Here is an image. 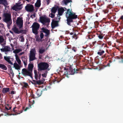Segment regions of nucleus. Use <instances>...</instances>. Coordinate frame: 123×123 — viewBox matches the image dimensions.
I'll return each mask as SVG.
<instances>
[{
    "label": "nucleus",
    "mask_w": 123,
    "mask_h": 123,
    "mask_svg": "<svg viewBox=\"0 0 123 123\" xmlns=\"http://www.w3.org/2000/svg\"><path fill=\"white\" fill-rule=\"evenodd\" d=\"M65 16L67 19V23L68 25L71 26V23L73 22V19H75L77 18V15L75 13L73 12L71 10L69 9L65 12Z\"/></svg>",
    "instance_id": "obj_1"
},
{
    "label": "nucleus",
    "mask_w": 123,
    "mask_h": 123,
    "mask_svg": "<svg viewBox=\"0 0 123 123\" xmlns=\"http://www.w3.org/2000/svg\"><path fill=\"white\" fill-rule=\"evenodd\" d=\"M3 21L7 23L8 27H9L12 24L11 14L8 13H4L3 14Z\"/></svg>",
    "instance_id": "obj_2"
},
{
    "label": "nucleus",
    "mask_w": 123,
    "mask_h": 123,
    "mask_svg": "<svg viewBox=\"0 0 123 123\" xmlns=\"http://www.w3.org/2000/svg\"><path fill=\"white\" fill-rule=\"evenodd\" d=\"M38 70L41 71L42 70L49 71L50 69L49 67V64L46 62H41L38 65Z\"/></svg>",
    "instance_id": "obj_3"
},
{
    "label": "nucleus",
    "mask_w": 123,
    "mask_h": 123,
    "mask_svg": "<svg viewBox=\"0 0 123 123\" xmlns=\"http://www.w3.org/2000/svg\"><path fill=\"white\" fill-rule=\"evenodd\" d=\"M64 70L65 71L64 72V74L67 75L70 74H73L75 73H77V70L74 68L73 70L71 67H69V69H67L66 68H64Z\"/></svg>",
    "instance_id": "obj_4"
},
{
    "label": "nucleus",
    "mask_w": 123,
    "mask_h": 123,
    "mask_svg": "<svg viewBox=\"0 0 123 123\" xmlns=\"http://www.w3.org/2000/svg\"><path fill=\"white\" fill-rule=\"evenodd\" d=\"M40 25L37 23L35 22L33 23L32 26V32L35 35L38 33V31L40 27Z\"/></svg>",
    "instance_id": "obj_5"
},
{
    "label": "nucleus",
    "mask_w": 123,
    "mask_h": 123,
    "mask_svg": "<svg viewBox=\"0 0 123 123\" xmlns=\"http://www.w3.org/2000/svg\"><path fill=\"white\" fill-rule=\"evenodd\" d=\"M36 51L34 49H32L30 52L29 61H32L36 59L35 57Z\"/></svg>",
    "instance_id": "obj_6"
},
{
    "label": "nucleus",
    "mask_w": 123,
    "mask_h": 123,
    "mask_svg": "<svg viewBox=\"0 0 123 123\" xmlns=\"http://www.w3.org/2000/svg\"><path fill=\"white\" fill-rule=\"evenodd\" d=\"M22 73L25 76H29L32 78V73L31 72L26 68H23L22 70Z\"/></svg>",
    "instance_id": "obj_7"
},
{
    "label": "nucleus",
    "mask_w": 123,
    "mask_h": 123,
    "mask_svg": "<svg viewBox=\"0 0 123 123\" xmlns=\"http://www.w3.org/2000/svg\"><path fill=\"white\" fill-rule=\"evenodd\" d=\"M40 21L43 25H45V23L49 22L50 20L49 18L46 17L45 16L40 17Z\"/></svg>",
    "instance_id": "obj_8"
},
{
    "label": "nucleus",
    "mask_w": 123,
    "mask_h": 123,
    "mask_svg": "<svg viewBox=\"0 0 123 123\" xmlns=\"http://www.w3.org/2000/svg\"><path fill=\"white\" fill-rule=\"evenodd\" d=\"M23 20L22 18L18 17L16 20V23L18 26L19 29L23 27Z\"/></svg>",
    "instance_id": "obj_9"
},
{
    "label": "nucleus",
    "mask_w": 123,
    "mask_h": 123,
    "mask_svg": "<svg viewBox=\"0 0 123 123\" xmlns=\"http://www.w3.org/2000/svg\"><path fill=\"white\" fill-rule=\"evenodd\" d=\"M22 4H19L16 3L12 7V9L15 11H19L22 9L23 7Z\"/></svg>",
    "instance_id": "obj_10"
},
{
    "label": "nucleus",
    "mask_w": 123,
    "mask_h": 123,
    "mask_svg": "<svg viewBox=\"0 0 123 123\" xmlns=\"http://www.w3.org/2000/svg\"><path fill=\"white\" fill-rule=\"evenodd\" d=\"M25 9L27 12H31L34 11V7L33 5L29 4L25 6Z\"/></svg>",
    "instance_id": "obj_11"
},
{
    "label": "nucleus",
    "mask_w": 123,
    "mask_h": 123,
    "mask_svg": "<svg viewBox=\"0 0 123 123\" xmlns=\"http://www.w3.org/2000/svg\"><path fill=\"white\" fill-rule=\"evenodd\" d=\"M41 32L45 33L46 35L45 36H47L50 34L49 31L46 29V28L42 27L41 29Z\"/></svg>",
    "instance_id": "obj_12"
},
{
    "label": "nucleus",
    "mask_w": 123,
    "mask_h": 123,
    "mask_svg": "<svg viewBox=\"0 0 123 123\" xmlns=\"http://www.w3.org/2000/svg\"><path fill=\"white\" fill-rule=\"evenodd\" d=\"M58 21L53 20L52 21L51 24V26L52 29H54L55 27L58 26Z\"/></svg>",
    "instance_id": "obj_13"
},
{
    "label": "nucleus",
    "mask_w": 123,
    "mask_h": 123,
    "mask_svg": "<svg viewBox=\"0 0 123 123\" xmlns=\"http://www.w3.org/2000/svg\"><path fill=\"white\" fill-rule=\"evenodd\" d=\"M97 36L100 39H103L105 35L102 33L101 31H98L97 33Z\"/></svg>",
    "instance_id": "obj_14"
},
{
    "label": "nucleus",
    "mask_w": 123,
    "mask_h": 123,
    "mask_svg": "<svg viewBox=\"0 0 123 123\" xmlns=\"http://www.w3.org/2000/svg\"><path fill=\"white\" fill-rule=\"evenodd\" d=\"M65 11L63 7H61L58 9V13L60 16L62 15Z\"/></svg>",
    "instance_id": "obj_15"
},
{
    "label": "nucleus",
    "mask_w": 123,
    "mask_h": 123,
    "mask_svg": "<svg viewBox=\"0 0 123 123\" xmlns=\"http://www.w3.org/2000/svg\"><path fill=\"white\" fill-rule=\"evenodd\" d=\"M58 8V7L57 6H54L52 7L51 9V12L52 13L55 14Z\"/></svg>",
    "instance_id": "obj_16"
},
{
    "label": "nucleus",
    "mask_w": 123,
    "mask_h": 123,
    "mask_svg": "<svg viewBox=\"0 0 123 123\" xmlns=\"http://www.w3.org/2000/svg\"><path fill=\"white\" fill-rule=\"evenodd\" d=\"M33 67L34 65L33 64H29L28 65V70L32 73Z\"/></svg>",
    "instance_id": "obj_17"
},
{
    "label": "nucleus",
    "mask_w": 123,
    "mask_h": 123,
    "mask_svg": "<svg viewBox=\"0 0 123 123\" xmlns=\"http://www.w3.org/2000/svg\"><path fill=\"white\" fill-rule=\"evenodd\" d=\"M14 66L13 68H14L15 69L17 70H19L20 69V67L16 62H15L13 64Z\"/></svg>",
    "instance_id": "obj_18"
},
{
    "label": "nucleus",
    "mask_w": 123,
    "mask_h": 123,
    "mask_svg": "<svg viewBox=\"0 0 123 123\" xmlns=\"http://www.w3.org/2000/svg\"><path fill=\"white\" fill-rule=\"evenodd\" d=\"M41 0H37L36 3L35 4V6L36 7H39L41 5Z\"/></svg>",
    "instance_id": "obj_19"
},
{
    "label": "nucleus",
    "mask_w": 123,
    "mask_h": 123,
    "mask_svg": "<svg viewBox=\"0 0 123 123\" xmlns=\"http://www.w3.org/2000/svg\"><path fill=\"white\" fill-rule=\"evenodd\" d=\"M10 89L9 88H3L2 89V92L4 94L9 91Z\"/></svg>",
    "instance_id": "obj_20"
},
{
    "label": "nucleus",
    "mask_w": 123,
    "mask_h": 123,
    "mask_svg": "<svg viewBox=\"0 0 123 123\" xmlns=\"http://www.w3.org/2000/svg\"><path fill=\"white\" fill-rule=\"evenodd\" d=\"M62 2L65 5H67L69 3L72 2V1L71 0H63Z\"/></svg>",
    "instance_id": "obj_21"
},
{
    "label": "nucleus",
    "mask_w": 123,
    "mask_h": 123,
    "mask_svg": "<svg viewBox=\"0 0 123 123\" xmlns=\"http://www.w3.org/2000/svg\"><path fill=\"white\" fill-rule=\"evenodd\" d=\"M42 91L40 90H38L36 92V94L37 95V96L39 97L41 95Z\"/></svg>",
    "instance_id": "obj_22"
},
{
    "label": "nucleus",
    "mask_w": 123,
    "mask_h": 123,
    "mask_svg": "<svg viewBox=\"0 0 123 123\" xmlns=\"http://www.w3.org/2000/svg\"><path fill=\"white\" fill-rule=\"evenodd\" d=\"M13 30L14 32L15 33L19 34L20 33V31H19L18 29L16 27H15L13 28Z\"/></svg>",
    "instance_id": "obj_23"
},
{
    "label": "nucleus",
    "mask_w": 123,
    "mask_h": 123,
    "mask_svg": "<svg viewBox=\"0 0 123 123\" xmlns=\"http://www.w3.org/2000/svg\"><path fill=\"white\" fill-rule=\"evenodd\" d=\"M16 59L17 62L19 65L21 64V61L20 60L18 56L16 55H15Z\"/></svg>",
    "instance_id": "obj_24"
},
{
    "label": "nucleus",
    "mask_w": 123,
    "mask_h": 123,
    "mask_svg": "<svg viewBox=\"0 0 123 123\" xmlns=\"http://www.w3.org/2000/svg\"><path fill=\"white\" fill-rule=\"evenodd\" d=\"M45 51V49L43 47H42L41 48L39 49V52L40 54H42Z\"/></svg>",
    "instance_id": "obj_25"
},
{
    "label": "nucleus",
    "mask_w": 123,
    "mask_h": 123,
    "mask_svg": "<svg viewBox=\"0 0 123 123\" xmlns=\"http://www.w3.org/2000/svg\"><path fill=\"white\" fill-rule=\"evenodd\" d=\"M22 60L23 62L24 65L26 66L27 65V59L24 57L22 58Z\"/></svg>",
    "instance_id": "obj_26"
},
{
    "label": "nucleus",
    "mask_w": 123,
    "mask_h": 123,
    "mask_svg": "<svg viewBox=\"0 0 123 123\" xmlns=\"http://www.w3.org/2000/svg\"><path fill=\"white\" fill-rule=\"evenodd\" d=\"M0 68L5 70H6L7 69L6 66L2 64H0Z\"/></svg>",
    "instance_id": "obj_27"
},
{
    "label": "nucleus",
    "mask_w": 123,
    "mask_h": 123,
    "mask_svg": "<svg viewBox=\"0 0 123 123\" xmlns=\"http://www.w3.org/2000/svg\"><path fill=\"white\" fill-rule=\"evenodd\" d=\"M75 57L76 59V61L79 62L80 60L81 59L80 56L78 55H77L75 56Z\"/></svg>",
    "instance_id": "obj_28"
},
{
    "label": "nucleus",
    "mask_w": 123,
    "mask_h": 123,
    "mask_svg": "<svg viewBox=\"0 0 123 123\" xmlns=\"http://www.w3.org/2000/svg\"><path fill=\"white\" fill-rule=\"evenodd\" d=\"M22 51V49H16L13 51V53L15 54H17Z\"/></svg>",
    "instance_id": "obj_29"
},
{
    "label": "nucleus",
    "mask_w": 123,
    "mask_h": 123,
    "mask_svg": "<svg viewBox=\"0 0 123 123\" xmlns=\"http://www.w3.org/2000/svg\"><path fill=\"white\" fill-rule=\"evenodd\" d=\"M5 52H7L10 50L11 48L8 46H5L4 47Z\"/></svg>",
    "instance_id": "obj_30"
},
{
    "label": "nucleus",
    "mask_w": 123,
    "mask_h": 123,
    "mask_svg": "<svg viewBox=\"0 0 123 123\" xmlns=\"http://www.w3.org/2000/svg\"><path fill=\"white\" fill-rule=\"evenodd\" d=\"M48 73L47 71H44V73L43 74H42V76L43 77L46 78L47 76V74Z\"/></svg>",
    "instance_id": "obj_31"
},
{
    "label": "nucleus",
    "mask_w": 123,
    "mask_h": 123,
    "mask_svg": "<svg viewBox=\"0 0 123 123\" xmlns=\"http://www.w3.org/2000/svg\"><path fill=\"white\" fill-rule=\"evenodd\" d=\"M12 107L11 106L9 107V105L8 104H6L5 106V109L7 110H9L11 109Z\"/></svg>",
    "instance_id": "obj_32"
},
{
    "label": "nucleus",
    "mask_w": 123,
    "mask_h": 123,
    "mask_svg": "<svg viewBox=\"0 0 123 123\" xmlns=\"http://www.w3.org/2000/svg\"><path fill=\"white\" fill-rule=\"evenodd\" d=\"M18 109V108L16 107H14L13 109V110L12 111V112L13 113V112H14L17 114V112L18 111V110L16 109Z\"/></svg>",
    "instance_id": "obj_33"
},
{
    "label": "nucleus",
    "mask_w": 123,
    "mask_h": 123,
    "mask_svg": "<svg viewBox=\"0 0 123 123\" xmlns=\"http://www.w3.org/2000/svg\"><path fill=\"white\" fill-rule=\"evenodd\" d=\"M5 40L2 36H0V43H3L4 41Z\"/></svg>",
    "instance_id": "obj_34"
},
{
    "label": "nucleus",
    "mask_w": 123,
    "mask_h": 123,
    "mask_svg": "<svg viewBox=\"0 0 123 123\" xmlns=\"http://www.w3.org/2000/svg\"><path fill=\"white\" fill-rule=\"evenodd\" d=\"M23 110H22L21 111H18L17 112V114H13L12 113H11L10 114V115H16L17 114H20V113H22L23 111Z\"/></svg>",
    "instance_id": "obj_35"
},
{
    "label": "nucleus",
    "mask_w": 123,
    "mask_h": 123,
    "mask_svg": "<svg viewBox=\"0 0 123 123\" xmlns=\"http://www.w3.org/2000/svg\"><path fill=\"white\" fill-rule=\"evenodd\" d=\"M105 51H102L101 52H97V54L100 56H101L105 53Z\"/></svg>",
    "instance_id": "obj_36"
},
{
    "label": "nucleus",
    "mask_w": 123,
    "mask_h": 123,
    "mask_svg": "<svg viewBox=\"0 0 123 123\" xmlns=\"http://www.w3.org/2000/svg\"><path fill=\"white\" fill-rule=\"evenodd\" d=\"M65 53L66 54H67L68 55V56H70V55H69L68 54L69 53V50H68V49L67 48H65Z\"/></svg>",
    "instance_id": "obj_37"
},
{
    "label": "nucleus",
    "mask_w": 123,
    "mask_h": 123,
    "mask_svg": "<svg viewBox=\"0 0 123 123\" xmlns=\"http://www.w3.org/2000/svg\"><path fill=\"white\" fill-rule=\"evenodd\" d=\"M43 83V81H42L41 80H40L38 81H37V84L38 85H40Z\"/></svg>",
    "instance_id": "obj_38"
},
{
    "label": "nucleus",
    "mask_w": 123,
    "mask_h": 123,
    "mask_svg": "<svg viewBox=\"0 0 123 123\" xmlns=\"http://www.w3.org/2000/svg\"><path fill=\"white\" fill-rule=\"evenodd\" d=\"M4 58L6 61L7 62L10 59V56H5L4 57Z\"/></svg>",
    "instance_id": "obj_39"
},
{
    "label": "nucleus",
    "mask_w": 123,
    "mask_h": 123,
    "mask_svg": "<svg viewBox=\"0 0 123 123\" xmlns=\"http://www.w3.org/2000/svg\"><path fill=\"white\" fill-rule=\"evenodd\" d=\"M105 43H103L102 45L99 46V49H102V48L104 47V48H105Z\"/></svg>",
    "instance_id": "obj_40"
},
{
    "label": "nucleus",
    "mask_w": 123,
    "mask_h": 123,
    "mask_svg": "<svg viewBox=\"0 0 123 123\" xmlns=\"http://www.w3.org/2000/svg\"><path fill=\"white\" fill-rule=\"evenodd\" d=\"M38 74H39V72H38L36 74H35V78L36 80H38Z\"/></svg>",
    "instance_id": "obj_41"
},
{
    "label": "nucleus",
    "mask_w": 123,
    "mask_h": 123,
    "mask_svg": "<svg viewBox=\"0 0 123 123\" xmlns=\"http://www.w3.org/2000/svg\"><path fill=\"white\" fill-rule=\"evenodd\" d=\"M72 37L73 38H74L76 39H77V35L75 33H74V35L72 36Z\"/></svg>",
    "instance_id": "obj_42"
},
{
    "label": "nucleus",
    "mask_w": 123,
    "mask_h": 123,
    "mask_svg": "<svg viewBox=\"0 0 123 123\" xmlns=\"http://www.w3.org/2000/svg\"><path fill=\"white\" fill-rule=\"evenodd\" d=\"M72 50L74 52H76L77 51V48L75 47H73L72 48Z\"/></svg>",
    "instance_id": "obj_43"
},
{
    "label": "nucleus",
    "mask_w": 123,
    "mask_h": 123,
    "mask_svg": "<svg viewBox=\"0 0 123 123\" xmlns=\"http://www.w3.org/2000/svg\"><path fill=\"white\" fill-rule=\"evenodd\" d=\"M20 39V41L22 42H24V39L23 36H21L19 37Z\"/></svg>",
    "instance_id": "obj_44"
},
{
    "label": "nucleus",
    "mask_w": 123,
    "mask_h": 123,
    "mask_svg": "<svg viewBox=\"0 0 123 123\" xmlns=\"http://www.w3.org/2000/svg\"><path fill=\"white\" fill-rule=\"evenodd\" d=\"M23 83L24 84V85L23 86L24 87L27 88L28 86H29L27 83L25 82H24Z\"/></svg>",
    "instance_id": "obj_45"
},
{
    "label": "nucleus",
    "mask_w": 123,
    "mask_h": 123,
    "mask_svg": "<svg viewBox=\"0 0 123 123\" xmlns=\"http://www.w3.org/2000/svg\"><path fill=\"white\" fill-rule=\"evenodd\" d=\"M20 31V33L25 34L26 33V31L25 30H22Z\"/></svg>",
    "instance_id": "obj_46"
},
{
    "label": "nucleus",
    "mask_w": 123,
    "mask_h": 123,
    "mask_svg": "<svg viewBox=\"0 0 123 123\" xmlns=\"http://www.w3.org/2000/svg\"><path fill=\"white\" fill-rule=\"evenodd\" d=\"M44 36L43 34V33H41L40 34V37L41 39H42L43 38Z\"/></svg>",
    "instance_id": "obj_47"
},
{
    "label": "nucleus",
    "mask_w": 123,
    "mask_h": 123,
    "mask_svg": "<svg viewBox=\"0 0 123 123\" xmlns=\"http://www.w3.org/2000/svg\"><path fill=\"white\" fill-rule=\"evenodd\" d=\"M54 14V13H52L51 12V16H50V17L52 18H54L55 16V14Z\"/></svg>",
    "instance_id": "obj_48"
},
{
    "label": "nucleus",
    "mask_w": 123,
    "mask_h": 123,
    "mask_svg": "<svg viewBox=\"0 0 123 123\" xmlns=\"http://www.w3.org/2000/svg\"><path fill=\"white\" fill-rule=\"evenodd\" d=\"M32 101L33 102V103H32V104H29V107H30V108H31V106L32 105H33L34 103V100H33Z\"/></svg>",
    "instance_id": "obj_49"
},
{
    "label": "nucleus",
    "mask_w": 123,
    "mask_h": 123,
    "mask_svg": "<svg viewBox=\"0 0 123 123\" xmlns=\"http://www.w3.org/2000/svg\"><path fill=\"white\" fill-rule=\"evenodd\" d=\"M71 46L70 45H68L66 48H67L68 49H69L71 48Z\"/></svg>",
    "instance_id": "obj_50"
},
{
    "label": "nucleus",
    "mask_w": 123,
    "mask_h": 123,
    "mask_svg": "<svg viewBox=\"0 0 123 123\" xmlns=\"http://www.w3.org/2000/svg\"><path fill=\"white\" fill-rule=\"evenodd\" d=\"M40 40V38L39 37H36V40L37 41V42H39Z\"/></svg>",
    "instance_id": "obj_51"
},
{
    "label": "nucleus",
    "mask_w": 123,
    "mask_h": 123,
    "mask_svg": "<svg viewBox=\"0 0 123 123\" xmlns=\"http://www.w3.org/2000/svg\"><path fill=\"white\" fill-rule=\"evenodd\" d=\"M9 63L11 65H13V64L12 62L10 60V59L7 62Z\"/></svg>",
    "instance_id": "obj_52"
},
{
    "label": "nucleus",
    "mask_w": 123,
    "mask_h": 123,
    "mask_svg": "<svg viewBox=\"0 0 123 123\" xmlns=\"http://www.w3.org/2000/svg\"><path fill=\"white\" fill-rule=\"evenodd\" d=\"M109 62H110V63H109L107 64V65L106 66L109 67L110 66V63L111 62V61H109Z\"/></svg>",
    "instance_id": "obj_53"
},
{
    "label": "nucleus",
    "mask_w": 123,
    "mask_h": 123,
    "mask_svg": "<svg viewBox=\"0 0 123 123\" xmlns=\"http://www.w3.org/2000/svg\"><path fill=\"white\" fill-rule=\"evenodd\" d=\"M46 0L47 2V5H48L50 3V0Z\"/></svg>",
    "instance_id": "obj_54"
},
{
    "label": "nucleus",
    "mask_w": 123,
    "mask_h": 123,
    "mask_svg": "<svg viewBox=\"0 0 123 123\" xmlns=\"http://www.w3.org/2000/svg\"><path fill=\"white\" fill-rule=\"evenodd\" d=\"M102 42L101 41H99L98 42V44L100 45H101Z\"/></svg>",
    "instance_id": "obj_55"
},
{
    "label": "nucleus",
    "mask_w": 123,
    "mask_h": 123,
    "mask_svg": "<svg viewBox=\"0 0 123 123\" xmlns=\"http://www.w3.org/2000/svg\"><path fill=\"white\" fill-rule=\"evenodd\" d=\"M30 108H30L29 107H26V108L24 110V111H26L27 110H28V109H29V108Z\"/></svg>",
    "instance_id": "obj_56"
},
{
    "label": "nucleus",
    "mask_w": 123,
    "mask_h": 123,
    "mask_svg": "<svg viewBox=\"0 0 123 123\" xmlns=\"http://www.w3.org/2000/svg\"><path fill=\"white\" fill-rule=\"evenodd\" d=\"M31 97L33 98H35V95L34 94H32L31 95Z\"/></svg>",
    "instance_id": "obj_57"
},
{
    "label": "nucleus",
    "mask_w": 123,
    "mask_h": 123,
    "mask_svg": "<svg viewBox=\"0 0 123 123\" xmlns=\"http://www.w3.org/2000/svg\"><path fill=\"white\" fill-rule=\"evenodd\" d=\"M0 50L2 51H3V52L5 51V49L4 48H3L1 49H0Z\"/></svg>",
    "instance_id": "obj_58"
},
{
    "label": "nucleus",
    "mask_w": 123,
    "mask_h": 123,
    "mask_svg": "<svg viewBox=\"0 0 123 123\" xmlns=\"http://www.w3.org/2000/svg\"><path fill=\"white\" fill-rule=\"evenodd\" d=\"M6 1V0H0V2H5Z\"/></svg>",
    "instance_id": "obj_59"
},
{
    "label": "nucleus",
    "mask_w": 123,
    "mask_h": 123,
    "mask_svg": "<svg viewBox=\"0 0 123 123\" xmlns=\"http://www.w3.org/2000/svg\"><path fill=\"white\" fill-rule=\"evenodd\" d=\"M33 81L34 82V84H37V81L36 80H33Z\"/></svg>",
    "instance_id": "obj_60"
},
{
    "label": "nucleus",
    "mask_w": 123,
    "mask_h": 123,
    "mask_svg": "<svg viewBox=\"0 0 123 123\" xmlns=\"http://www.w3.org/2000/svg\"><path fill=\"white\" fill-rule=\"evenodd\" d=\"M41 77V74H39V75L38 76V79H40Z\"/></svg>",
    "instance_id": "obj_61"
},
{
    "label": "nucleus",
    "mask_w": 123,
    "mask_h": 123,
    "mask_svg": "<svg viewBox=\"0 0 123 123\" xmlns=\"http://www.w3.org/2000/svg\"><path fill=\"white\" fill-rule=\"evenodd\" d=\"M11 94H15V92L14 91H11Z\"/></svg>",
    "instance_id": "obj_62"
},
{
    "label": "nucleus",
    "mask_w": 123,
    "mask_h": 123,
    "mask_svg": "<svg viewBox=\"0 0 123 123\" xmlns=\"http://www.w3.org/2000/svg\"><path fill=\"white\" fill-rule=\"evenodd\" d=\"M34 72L35 74L37 73V70H34Z\"/></svg>",
    "instance_id": "obj_63"
},
{
    "label": "nucleus",
    "mask_w": 123,
    "mask_h": 123,
    "mask_svg": "<svg viewBox=\"0 0 123 123\" xmlns=\"http://www.w3.org/2000/svg\"><path fill=\"white\" fill-rule=\"evenodd\" d=\"M120 19L123 20V15H122Z\"/></svg>",
    "instance_id": "obj_64"
}]
</instances>
